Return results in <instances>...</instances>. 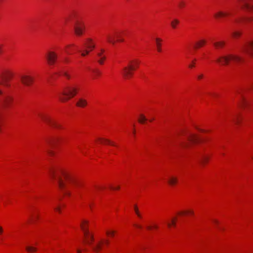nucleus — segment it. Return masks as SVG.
I'll use <instances>...</instances> for the list:
<instances>
[{
  "label": "nucleus",
  "instance_id": "obj_25",
  "mask_svg": "<svg viewBox=\"0 0 253 253\" xmlns=\"http://www.w3.org/2000/svg\"><path fill=\"white\" fill-rule=\"evenodd\" d=\"M206 43L205 40H201L198 42H197L196 44V48L200 47L202 46Z\"/></svg>",
  "mask_w": 253,
  "mask_h": 253
},
{
  "label": "nucleus",
  "instance_id": "obj_49",
  "mask_svg": "<svg viewBox=\"0 0 253 253\" xmlns=\"http://www.w3.org/2000/svg\"><path fill=\"white\" fill-rule=\"evenodd\" d=\"M203 75L201 74L198 76V78L199 79H201L203 78Z\"/></svg>",
  "mask_w": 253,
  "mask_h": 253
},
{
  "label": "nucleus",
  "instance_id": "obj_55",
  "mask_svg": "<svg viewBox=\"0 0 253 253\" xmlns=\"http://www.w3.org/2000/svg\"><path fill=\"white\" fill-rule=\"evenodd\" d=\"M154 120V119H151L150 120V122H152Z\"/></svg>",
  "mask_w": 253,
  "mask_h": 253
},
{
  "label": "nucleus",
  "instance_id": "obj_34",
  "mask_svg": "<svg viewBox=\"0 0 253 253\" xmlns=\"http://www.w3.org/2000/svg\"><path fill=\"white\" fill-rule=\"evenodd\" d=\"M92 71L95 74V75L96 76H99L101 74L100 71L99 70H98V69H94V70H92Z\"/></svg>",
  "mask_w": 253,
  "mask_h": 253
},
{
  "label": "nucleus",
  "instance_id": "obj_13",
  "mask_svg": "<svg viewBox=\"0 0 253 253\" xmlns=\"http://www.w3.org/2000/svg\"><path fill=\"white\" fill-rule=\"evenodd\" d=\"M85 45L86 48L89 49V50L90 51L94 49L95 47V44L91 39H87L86 40Z\"/></svg>",
  "mask_w": 253,
  "mask_h": 253
},
{
  "label": "nucleus",
  "instance_id": "obj_54",
  "mask_svg": "<svg viewBox=\"0 0 253 253\" xmlns=\"http://www.w3.org/2000/svg\"><path fill=\"white\" fill-rule=\"evenodd\" d=\"M154 228H156V229H157L158 228V226L157 225H155L154 226Z\"/></svg>",
  "mask_w": 253,
  "mask_h": 253
},
{
  "label": "nucleus",
  "instance_id": "obj_22",
  "mask_svg": "<svg viewBox=\"0 0 253 253\" xmlns=\"http://www.w3.org/2000/svg\"><path fill=\"white\" fill-rule=\"evenodd\" d=\"M146 121L147 119L145 116L143 114H140L138 119V122L141 124H144Z\"/></svg>",
  "mask_w": 253,
  "mask_h": 253
},
{
  "label": "nucleus",
  "instance_id": "obj_19",
  "mask_svg": "<svg viewBox=\"0 0 253 253\" xmlns=\"http://www.w3.org/2000/svg\"><path fill=\"white\" fill-rule=\"evenodd\" d=\"M116 36V42H124V39L122 37V33L120 32H115Z\"/></svg>",
  "mask_w": 253,
  "mask_h": 253
},
{
  "label": "nucleus",
  "instance_id": "obj_44",
  "mask_svg": "<svg viewBox=\"0 0 253 253\" xmlns=\"http://www.w3.org/2000/svg\"><path fill=\"white\" fill-rule=\"evenodd\" d=\"M110 188L112 190H117V189H119L120 187L119 186L118 187H110Z\"/></svg>",
  "mask_w": 253,
  "mask_h": 253
},
{
  "label": "nucleus",
  "instance_id": "obj_20",
  "mask_svg": "<svg viewBox=\"0 0 253 253\" xmlns=\"http://www.w3.org/2000/svg\"><path fill=\"white\" fill-rule=\"evenodd\" d=\"M162 41V40L159 38H156V45L157 47V50L158 52H161V42Z\"/></svg>",
  "mask_w": 253,
  "mask_h": 253
},
{
  "label": "nucleus",
  "instance_id": "obj_51",
  "mask_svg": "<svg viewBox=\"0 0 253 253\" xmlns=\"http://www.w3.org/2000/svg\"><path fill=\"white\" fill-rule=\"evenodd\" d=\"M135 226L136 227L138 228H142L141 226L139 225H136V224H135Z\"/></svg>",
  "mask_w": 253,
  "mask_h": 253
},
{
  "label": "nucleus",
  "instance_id": "obj_56",
  "mask_svg": "<svg viewBox=\"0 0 253 253\" xmlns=\"http://www.w3.org/2000/svg\"><path fill=\"white\" fill-rule=\"evenodd\" d=\"M70 46H71V45H68L67 47H70Z\"/></svg>",
  "mask_w": 253,
  "mask_h": 253
},
{
  "label": "nucleus",
  "instance_id": "obj_28",
  "mask_svg": "<svg viewBox=\"0 0 253 253\" xmlns=\"http://www.w3.org/2000/svg\"><path fill=\"white\" fill-rule=\"evenodd\" d=\"M208 160V158L205 156H202L200 161L202 164L206 163Z\"/></svg>",
  "mask_w": 253,
  "mask_h": 253
},
{
  "label": "nucleus",
  "instance_id": "obj_37",
  "mask_svg": "<svg viewBox=\"0 0 253 253\" xmlns=\"http://www.w3.org/2000/svg\"><path fill=\"white\" fill-rule=\"evenodd\" d=\"M115 231H107L106 234L107 235H110L111 236H113L115 234Z\"/></svg>",
  "mask_w": 253,
  "mask_h": 253
},
{
  "label": "nucleus",
  "instance_id": "obj_38",
  "mask_svg": "<svg viewBox=\"0 0 253 253\" xmlns=\"http://www.w3.org/2000/svg\"><path fill=\"white\" fill-rule=\"evenodd\" d=\"M240 33L239 32H235L233 33V36L234 37V38H237L238 37H239L240 35Z\"/></svg>",
  "mask_w": 253,
  "mask_h": 253
},
{
  "label": "nucleus",
  "instance_id": "obj_33",
  "mask_svg": "<svg viewBox=\"0 0 253 253\" xmlns=\"http://www.w3.org/2000/svg\"><path fill=\"white\" fill-rule=\"evenodd\" d=\"M248 101L244 98H243L242 101H241V104H240V105L241 106H246V105H247L248 104Z\"/></svg>",
  "mask_w": 253,
  "mask_h": 253
},
{
  "label": "nucleus",
  "instance_id": "obj_35",
  "mask_svg": "<svg viewBox=\"0 0 253 253\" xmlns=\"http://www.w3.org/2000/svg\"><path fill=\"white\" fill-rule=\"evenodd\" d=\"M175 221L176 218H173L171 220V223H168V226L169 227L171 225L175 226Z\"/></svg>",
  "mask_w": 253,
  "mask_h": 253
},
{
  "label": "nucleus",
  "instance_id": "obj_21",
  "mask_svg": "<svg viewBox=\"0 0 253 253\" xmlns=\"http://www.w3.org/2000/svg\"><path fill=\"white\" fill-rule=\"evenodd\" d=\"M179 23V21L177 19H174L171 21L170 25L172 28L175 29L177 25Z\"/></svg>",
  "mask_w": 253,
  "mask_h": 253
},
{
  "label": "nucleus",
  "instance_id": "obj_5",
  "mask_svg": "<svg viewBox=\"0 0 253 253\" xmlns=\"http://www.w3.org/2000/svg\"><path fill=\"white\" fill-rule=\"evenodd\" d=\"M84 242L89 246H91L92 250L95 252H99L102 249V245L105 242L106 244H108V241L106 240L104 241L103 240L99 241L96 244L94 245H92V243L94 241V236L92 233H91L90 232L88 236H84Z\"/></svg>",
  "mask_w": 253,
  "mask_h": 253
},
{
  "label": "nucleus",
  "instance_id": "obj_52",
  "mask_svg": "<svg viewBox=\"0 0 253 253\" xmlns=\"http://www.w3.org/2000/svg\"><path fill=\"white\" fill-rule=\"evenodd\" d=\"M147 228L149 230H150L152 229V227L151 226H147Z\"/></svg>",
  "mask_w": 253,
  "mask_h": 253
},
{
  "label": "nucleus",
  "instance_id": "obj_16",
  "mask_svg": "<svg viewBox=\"0 0 253 253\" xmlns=\"http://www.w3.org/2000/svg\"><path fill=\"white\" fill-rule=\"evenodd\" d=\"M188 140L190 143H196L199 141V138L195 135L193 134H189Z\"/></svg>",
  "mask_w": 253,
  "mask_h": 253
},
{
  "label": "nucleus",
  "instance_id": "obj_23",
  "mask_svg": "<svg viewBox=\"0 0 253 253\" xmlns=\"http://www.w3.org/2000/svg\"><path fill=\"white\" fill-rule=\"evenodd\" d=\"M224 44L225 42H216L214 43V45L217 48L223 47Z\"/></svg>",
  "mask_w": 253,
  "mask_h": 253
},
{
  "label": "nucleus",
  "instance_id": "obj_18",
  "mask_svg": "<svg viewBox=\"0 0 253 253\" xmlns=\"http://www.w3.org/2000/svg\"><path fill=\"white\" fill-rule=\"evenodd\" d=\"M59 138L56 137H51L47 140V143L50 146L55 145L56 142L58 141Z\"/></svg>",
  "mask_w": 253,
  "mask_h": 253
},
{
  "label": "nucleus",
  "instance_id": "obj_3",
  "mask_svg": "<svg viewBox=\"0 0 253 253\" xmlns=\"http://www.w3.org/2000/svg\"><path fill=\"white\" fill-rule=\"evenodd\" d=\"M139 64L138 60H130L127 66L124 67L122 70L123 77L126 79L130 78L133 74L132 71L138 67Z\"/></svg>",
  "mask_w": 253,
  "mask_h": 253
},
{
  "label": "nucleus",
  "instance_id": "obj_11",
  "mask_svg": "<svg viewBox=\"0 0 253 253\" xmlns=\"http://www.w3.org/2000/svg\"><path fill=\"white\" fill-rule=\"evenodd\" d=\"M80 227L84 233V236H88L89 232L88 230V221L85 220H83L81 223Z\"/></svg>",
  "mask_w": 253,
  "mask_h": 253
},
{
  "label": "nucleus",
  "instance_id": "obj_14",
  "mask_svg": "<svg viewBox=\"0 0 253 253\" xmlns=\"http://www.w3.org/2000/svg\"><path fill=\"white\" fill-rule=\"evenodd\" d=\"M231 14V13L230 12L219 11L214 14V16L215 18H220V17H224L229 16Z\"/></svg>",
  "mask_w": 253,
  "mask_h": 253
},
{
  "label": "nucleus",
  "instance_id": "obj_48",
  "mask_svg": "<svg viewBox=\"0 0 253 253\" xmlns=\"http://www.w3.org/2000/svg\"><path fill=\"white\" fill-rule=\"evenodd\" d=\"M213 222L215 224H218V221L217 220H213Z\"/></svg>",
  "mask_w": 253,
  "mask_h": 253
},
{
  "label": "nucleus",
  "instance_id": "obj_15",
  "mask_svg": "<svg viewBox=\"0 0 253 253\" xmlns=\"http://www.w3.org/2000/svg\"><path fill=\"white\" fill-rule=\"evenodd\" d=\"M178 182L177 177L174 176H170L168 179V182L171 186L175 185Z\"/></svg>",
  "mask_w": 253,
  "mask_h": 253
},
{
  "label": "nucleus",
  "instance_id": "obj_43",
  "mask_svg": "<svg viewBox=\"0 0 253 253\" xmlns=\"http://www.w3.org/2000/svg\"><path fill=\"white\" fill-rule=\"evenodd\" d=\"M181 145H182V147H188V146L189 145V143H183Z\"/></svg>",
  "mask_w": 253,
  "mask_h": 253
},
{
  "label": "nucleus",
  "instance_id": "obj_27",
  "mask_svg": "<svg viewBox=\"0 0 253 253\" xmlns=\"http://www.w3.org/2000/svg\"><path fill=\"white\" fill-rule=\"evenodd\" d=\"M26 249L29 253H32L37 251V249L36 248L31 246L26 247Z\"/></svg>",
  "mask_w": 253,
  "mask_h": 253
},
{
  "label": "nucleus",
  "instance_id": "obj_7",
  "mask_svg": "<svg viewBox=\"0 0 253 253\" xmlns=\"http://www.w3.org/2000/svg\"><path fill=\"white\" fill-rule=\"evenodd\" d=\"M41 118L45 122L50 126L51 127L56 129L62 128V126L57 122L52 121L49 117L46 115H41Z\"/></svg>",
  "mask_w": 253,
  "mask_h": 253
},
{
  "label": "nucleus",
  "instance_id": "obj_17",
  "mask_svg": "<svg viewBox=\"0 0 253 253\" xmlns=\"http://www.w3.org/2000/svg\"><path fill=\"white\" fill-rule=\"evenodd\" d=\"M76 105L77 106L80 107H84L87 105V101L84 99L80 98L77 102Z\"/></svg>",
  "mask_w": 253,
  "mask_h": 253
},
{
  "label": "nucleus",
  "instance_id": "obj_1",
  "mask_svg": "<svg viewBox=\"0 0 253 253\" xmlns=\"http://www.w3.org/2000/svg\"><path fill=\"white\" fill-rule=\"evenodd\" d=\"M51 176L57 180L59 187L61 189L64 190V193L66 195L69 196L71 194L70 188H74L80 186V183L71 175L65 172H62V177L59 174H56L54 171H50Z\"/></svg>",
  "mask_w": 253,
  "mask_h": 253
},
{
  "label": "nucleus",
  "instance_id": "obj_26",
  "mask_svg": "<svg viewBox=\"0 0 253 253\" xmlns=\"http://www.w3.org/2000/svg\"><path fill=\"white\" fill-rule=\"evenodd\" d=\"M253 20V17L251 18H242L240 19L237 20V22H239L240 21H251Z\"/></svg>",
  "mask_w": 253,
  "mask_h": 253
},
{
  "label": "nucleus",
  "instance_id": "obj_42",
  "mask_svg": "<svg viewBox=\"0 0 253 253\" xmlns=\"http://www.w3.org/2000/svg\"><path fill=\"white\" fill-rule=\"evenodd\" d=\"M196 61V59H195L193 61H192V63L190 64L189 65V67L190 68H192L193 67H194V64H195V62Z\"/></svg>",
  "mask_w": 253,
  "mask_h": 253
},
{
  "label": "nucleus",
  "instance_id": "obj_53",
  "mask_svg": "<svg viewBox=\"0 0 253 253\" xmlns=\"http://www.w3.org/2000/svg\"><path fill=\"white\" fill-rule=\"evenodd\" d=\"M77 253H82V252H81V251L80 250H77Z\"/></svg>",
  "mask_w": 253,
  "mask_h": 253
},
{
  "label": "nucleus",
  "instance_id": "obj_29",
  "mask_svg": "<svg viewBox=\"0 0 253 253\" xmlns=\"http://www.w3.org/2000/svg\"><path fill=\"white\" fill-rule=\"evenodd\" d=\"M134 210L136 214V215H137V216L139 217V218H141V215L136 205L134 206Z\"/></svg>",
  "mask_w": 253,
  "mask_h": 253
},
{
  "label": "nucleus",
  "instance_id": "obj_39",
  "mask_svg": "<svg viewBox=\"0 0 253 253\" xmlns=\"http://www.w3.org/2000/svg\"><path fill=\"white\" fill-rule=\"evenodd\" d=\"M100 140H102V141H105V142H107V143H108L109 144H110L111 145H115V144L113 143H112L110 142V140H108V139H100Z\"/></svg>",
  "mask_w": 253,
  "mask_h": 253
},
{
  "label": "nucleus",
  "instance_id": "obj_57",
  "mask_svg": "<svg viewBox=\"0 0 253 253\" xmlns=\"http://www.w3.org/2000/svg\"><path fill=\"white\" fill-rule=\"evenodd\" d=\"M133 133H135V130H134L133 131Z\"/></svg>",
  "mask_w": 253,
  "mask_h": 253
},
{
  "label": "nucleus",
  "instance_id": "obj_45",
  "mask_svg": "<svg viewBox=\"0 0 253 253\" xmlns=\"http://www.w3.org/2000/svg\"><path fill=\"white\" fill-rule=\"evenodd\" d=\"M3 232V228L0 226V235H1Z\"/></svg>",
  "mask_w": 253,
  "mask_h": 253
},
{
  "label": "nucleus",
  "instance_id": "obj_9",
  "mask_svg": "<svg viewBox=\"0 0 253 253\" xmlns=\"http://www.w3.org/2000/svg\"><path fill=\"white\" fill-rule=\"evenodd\" d=\"M243 52L253 58V42L245 45L242 49Z\"/></svg>",
  "mask_w": 253,
  "mask_h": 253
},
{
  "label": "nucleus",
  "instance_id": "obj_4",
  "mask_svg": "<svg viewBox=\"0 0 253 253\" xmlns=\"http://www.w3.org/2000/svg\"><path fill=\"white\" fill-rule=\"evenodd\" d=\"M230 61H233L236 63H240L245 62V59L238 55L230 54L227 56H222L216 60L217 62L221 65L228 64Z\"/></svg>",
  "mask_w": 253,
  "mask_h": 253
},
{
  "label": "nucleus",
  "instance_id": "obj_50",
  "mask_svg": "<svg viewBox=\"0 0 253 253\" xmlns=\"http://www.w3.org/2000/svg\"><path fill=\"white\" fill-rule=\"evenodd\" d=\"M48 154L50 155H53V152L51 151H48Z\"/></svg>",
  "mask_w": 253,
  "mask_h": 253
},
{
  "label": "nucleus",
  "instance_id": "obj_32",
  "mask_svg": "<svg viewBox=\"0 0 253 253\" xmlns=\"http://www.w3.org/2000/svg\"><path fill=\"white\" fill-rule=\"evenodd\" d=\"M61 75L66 77L68 79H70V76L65 71H62L61 72Z\"/></svg>",
  "mask_w": 253,
  "mask_h": 253
},
{
  "label": "nucleus",
  "instance_id": "obj_2",
  "mask_svg": "<svg viewBox=\"0 0 253 253\" xmlns=\"http://www.w3.org/2000/svg\"><path fill=\"white\" fill-rule=\"evenodd\" d=\"M78 90V88L76 86H67L59 93V99L62 102H66L75 96L77 93Z\"/></svg>",
  "mask_w": 253,
  "mask_h": 253
},
{
  "label": "nucleus",
  "instance_id": "obj_8",
  "mask_svg": "<svg viewBox=\"0 0 253 253\" xmlns=\"http://www.w3.org/2000/svg\"><path fill=\"white\" fill-rule=\"evenodd\" d=\"M20 79L21 83L26 86L31 85L34 81L33 77L27 74L21 75L20 76Z\"/></svg>",
  "mask_w": 253,
  "mask_h": 253
},
{
  "label": "nucleus",
  "instance_id": "obj_47",
  "mask_svg": "<svg viewBox=\"0 0 253 253\" xmlns=\"http://www.w3.org/2000/svg\"><path fill=\"white\" fill-rule=\"evenodd\" d=\"M2 52V45L0 44V54Z\"/></svg>",
  "mask_w": 253,
  "mask_h": 253
},
{
  "label": "nucleus",
  "instance_id": "obj_24",
  "mask_svg": "<svg viewBox=\"0 0 253 253\" xmlns=\"http://www.w3.org/2000/svg\"><path fill=\"white\" fill-rule=\"evenodd\" d=\"M105 52V50L103 48H101L99 51H98L97 52V56L99 58V57H103L104 56H105L104 53Z\"/></svg>",
  "mask_w": 253,
  "mask_h": 253
},
{
  "label": "nucleus",
  "instance_id": "obj_46",
  "mask_svg": "<svg viewBox=\"0 0 253 253\" xmlns=\"http://www.w3.org/2000/svg\"><path fill=\"white\" fill-rule=\"evenodd\" d=\"M55 210L57 211H58V212H60V207H57L56 208H55Z\"/></svg>",
  "mask_w": 253,
  "mask_h": 253
},
{
  "label": "nucleus",
  "instance_id": "obj_36",
  "mask_svg": "<svg viewBox=\"0 0 253 253\" xmlns=\"http://www.w3.org/2000/svg\"><path fill=\"white\" fill-rule=\"evenodd\" d=\"M89 51L90 50H84L83 52H82L81 55L83 56H85L89 53Z\"/></svg>",
  "mask_w": 253,
  "mask_h": 253
},
{
  "label": "nucleus",
  "instance_id": "obj_10",
  "mask_svg": "<svg viewBox=\"0 0 253 253\" xmlns=\"http://www.w3.org/2000/svg\"><path fill=\"white\" fill-rule=\"evenodd\" d=\"M57 57V54L55 52L51 51L48 52L46 55V58L49 65H53L55 63Z\"/></svg>",
  "mask_w": 253,
  "mask_h": 253
},
{
  "label": "nucleus",
  "instance_id": "obj_30",
  "mask_svg": "<svg viewBox=\"0 0 253 253\" xmlns=\"http://www.w3.org/2000/svg\"><path fill=\"white\" fill-rule=\"evenodd\" d=\"M106 59V56L98 58L97 62L101 65H102L104 63V61Z\"/></svg>",
  "mask_w": 253,
  "mask_h": 253
},
{
  "label": "nucleus",
  "instance_id": "obj_41",
  "mask_svg": "<svg viewBox=\"0 0 253 253\" xmlns=\"http://www.w3.org/2000/svg\"><path fill=\"white\" fill-rule=\"evenodd\" d=\"M179 6L180 7H183L185 6V3L184 1H181L179 2Z\"/></svg>",
  "mask_w": 253,
  "mask_h": 253
},
{
  "label": "nucleus",
  "instance_id": "obj_31",
  "mask_svg": "<svg viewBox=\"0 0 253 253\" xmlns=\"http://www.w3.org/2000/svg\"><path fill=\"white\" fill-rule=\"evenodd\" d=\"M240 116L237 115L233 119V122L236 124H238L240 122Z\"/></svg>",
  "mask_w": 253,
  "mask_h": 253
},
{
  "label": "nucleus",
  "instance_id": "obj_12",
  "mask_svg": "<svg viewBox=\"0 0 253 253\" xmlns=\"http://www.w3.org/2000/svg\"><path fill=\"white\" fill-rule=\"evenodd\" d=\"M107 41L108 42L114 45L116 42V36L115 32L112 34H108L106 35Z\"/></svg>",
  "mask_w": 253,
  "mask_h": 253
},
{
  "label": "nucleus",
  "instance_id": "obj_6",
  "mask_svg": "<svg viewBox=\"0 0 253 253\" xmlns=\"http://www.w3.org/2000/svg\"><path fill=\"white\" fill-rule=\"evenodd\" d=\"M85 29V25L84 22L77 20L75 22L74 30L75 33L77 36H81L83 34Z\"/></svg>",
  "mask_w": 253,
  "mask_h": 253
},
{
  "label": "nucleus",
  "instance_id": "obj_40",
  "mask_svg": "<svg viewBox=\"0 0 253 253\" xmlns=\"http://www.w3.org/2000/svg\"><path fill=\"white\" fill-rule=\"evenodd\" d=\"M184 213H189L193 214L194 213V212L192 211H187L180 212L179 213V214H183Z\"/></svg>",
  "mask_w": 253,
  "mask_h": 253
}]
</instances>
